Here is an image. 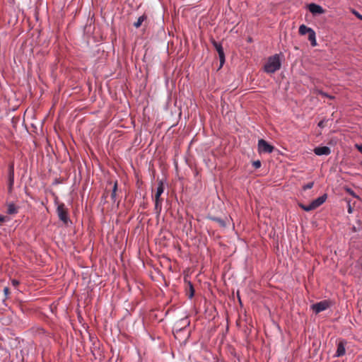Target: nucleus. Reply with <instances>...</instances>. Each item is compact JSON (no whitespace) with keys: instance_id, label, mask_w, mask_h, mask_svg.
<instances>
[{"instance_id":"obj_23","label":"nucleus","mask_w":362,"mask_h":362,"mask_svg":"<svg viewBox=\"0 0 362 362\" xmlns=\"http://www.w3.org/2000/svg\"><path fill=\"white\" fill-rule=\"evenodd\" d=\"M355 148L361 153H362V144H355Z\"/></svg>"},{"instance_id":"obj_9","label":"nucleus","mask_w":362,"mask_h":362,"mask_svg":"<svg viewBox=\"0 0 362 362\" xmlns=\"http://www.w3.org/2000/svg\"><path fill=\"white\" fill-rule=\"evenodd\" d=\"M13 183H14V165L12 163H10L8 165V188H9V190H11Z\"/></svg>"},{"instance_id":"obj_12","label":"nucleus","mask_w":362,"mask_h":362,"mask_svg":"<svg viewBox=\"0 0 362 362\" xmlns=\"http://www.w3.org/2000/svg\"><path fill=\"white\" fill-rule=\"evenodd\" d=\"M148 21V16L146 13H144L142 16H139L136 22L134 23V26L136 28H139L144 23L146 24Z\"/></svg>"},{"instance_id":"obj_25","label":"nucleus","mask_w":362,"mask_h":362,"mask_svg":"<svg viewBox=\"0 0 362 362\" xmlns=\"http://www.w3.org/2000/svg\"><path fill=\"white\" fill-rule=\"evenodd\" d=\"M4 292L5 295H6V296L8 294V293H9V289H8V287H5V288H4Z\"/></svg>"},{"instance_id":"obj_18","label":"nucleus","mask_w":362,"mask_h":362,"mask_svg":"<svg viewBox=\"0 0 362 362\" xmlns=\"http://www.w3.org/2000/svg\"><path fill=\"white\" fill-rule=\"evenodd\" d=\"M212 44L214 45V48L216 49V50L217 51V52H218L219 51L223 49V47L221 43H218V42H216L215 40H213Z\"/></svg>"},{"instance_id":"obj_17","label":"nucleus","mask_w":362,"mask_h":362,"mask_svg":"<svg viewBox=\"0 0 362 362\" xmlns=\"http://www.w3.org/2000/svg\"><path fill=\"white\" fill-rule=\"evenodd\" d=\"M218 58H219V60H220V66L221 67L224 62H225V54H224V52H223V49H221V51H219L218 52Z\"/></svg>"},{"instance_id":"obj_19","label":"nucleus","mask_w":362,"mask_h":362,"mask_svg":"<svg viewBox=\"0 0 362 362\" xmlns=\"http://www.w3.org/2000/svg\"><path fill=\"white\" fill-rule=\"evenodd\" d=\"M8 221L9 218L8 216L0 215V226H1L3 223Z\"/></svg>"},{"instance_id":"obj_22","label":"nucleus","mask_w":362,"mask_h":362,"mask_svg":"<svg viewBox=\"0 0 362 362\" xmlns=\"http://www.w3.org/2000/svg\"><path fill=\"white\" fill-rule=\"evenodd\" d=\"M252 165L255 167V168H259L261 167V162L259 160H255L252 163Z\"/></svg>"},{"instance_id":"obj_7","label":"nucleus","mask_w":362,"mask_h":362,"mask_svg":"<svg viewBox=\"0 0 362 362\" xmlns=\"http://www.w3.org/2000/svg\"><path fill=\"white\" fill-rule=\"evenodd\" d=\"M308 8L310 12L314 15L322 14L325 13V10L322 8V7L321 6L314 4V3H311V4H308Z\"/></svg>"},{"instance_id":"obj_10","label":"nucleus","mask_w":362,"mask_h":362,"mask_svg":"<svg viewBox=\"0 0 362 362\" xmlns=\"http://www.w3.org/2000/svg\"><path fill=\"white\" fill-rule=\"evenodd\" d=\"M314 153L317 156H327L331 153V150L328 146H318L314 148Z\"/></svg>"},{"instance_id":"obj_11","label":"nucleus","mask_w":362,"mask_h":362,"mask_svg":"<svg viewBox=\"0 0 362 362\" xmlns=\"http://www.w3.org/2000/svg\"><path fill=\"white\" fill-rule=\"evenodd\" d=\"M327 198V194H324L323 195L313 200L311 203L313 204V206H315V209H317V207L321 206L324 202H325Z\"/></svg>"},{"instance_id":"obj_21","label":"nucleus","mask_w":362,"mask_h":362,"mask_svg":"<svg viewBox=\"0 0 362 362\" xmlns=\"http://www.w3.org/2000/svg\"><path fill=\"white\" fill-rule=\"evenodd\" d=\"M194 290L193 288V286L191 284H189V298H191L193 297L194 296Z\"/></svg>"},{"instance_id":"obj_20","label":"nucleus","mask_w":362,"mask_h":362,"mask_svg":"<svg viewBox=\"0 0 362 362\" xmlns=\"http://www.w3.org/2000/svg\"><path fill=\"white\" fill-rule=\"evenodd\" d=\"M314 183L313 182H308L303 187V190L311 189L313 187Z\"/></svg>"},{"instance_id":"obj_29","label":"nucleus","mask_w":362,"mask_h":362,"mask_svg":"<svg viewBox=\"0 0 362 362\" xmlns=\"http://www.w3.org/2000/svg\"><path fill=\"white\" fill-rule=\"evenodd\" d=\"M348 192H349L351 194H353V195H354V192H353V191H351V189H348Z\"/></svg>"},{"instance_id":"obj_14","label":"nucleus","mask_w":362,"mask_h":362,"mask_svg":"<svg viewBox=\"0 0 362 362\" xmlns=\"http://www.w3.org/2000/svg\"><path fill=\"white\" fill-rule=\"evenodd\" d=\"M211 219L219 224L220 226L225 228L227 226L226 221L218 217H213Z\"/></svg>"},{"instance_id":"obj_13","label":"nucleus","mask_w":362,"mask_h":362,"mask_svg":"<svg viewBox=\"0 0 362 362\" xmlns=\"http://www.w3.org/2000/svg\"><path fill=\"white\" fill-rule=\"evenodd\" d=\"M8 214H16L18 213V208L13 204H9L7 207Z\"/></svg>"},{"instance_id":"obj_28","label":"nucleus","mask_w":362,"mask_h":362,"mask_svg":"<svg viewBox=\"0 0 362 362\" xmlns=\"http://www.w3.org/2000/svg\"><path fill=\"white\" fill-rule=\"evenodd\" d=\"M355 14H356V16L358 18H360V19H361V20H362V16H361V15H360L359 13H356V12H355Z\"/></svg>"},{"instance_id":"obj_8","label":"nucleus","mask_w":362,"mask_h":362,"mask_svg":"<svg viewBox=\"0 0 362 362\" xmlns=\"http://www.w3.org/2000/svg\"><path fill=\"white\" fill-rule=\"evenodd\" d=\"M346 344V341L345 340H340L337 344V349L335 354L336 357H340L345 354L346 349L345 345Z\"/></svg>"},{"instance_id":"obj_3","label":"nucleus","mask_w":362,"mask_h":362,"mask_svg":"<svg viewBox=\"0 0 362 362\" xmlns=\"http://www.w3.org/2000/svg\"><path fill=\"white\" fill-rule=\"evenodd\" d=\"M298 32L301 35L308 34V40L310 42L311 45L313 47H315L317 45L315 32L311 28L307 27L305 25H301L299 27Z\"/></svg>"},{"instance_id":"obj_27","label":"nucleus","mask_w":362,"mask_h":362,"mask_svg":"<svg viewBox=\"0 0 362 362\" xmlns=\"http://www.w3.org/2000/svg\"><path fill=\"white\" fill-rule=\"evenodd\" d=\"M12 284H13V286H17L19 283H18V281L17 280L13 279L12 281Z\"/></svg>"},{"instance_id":"obj_30","label":"nucleus","mask_w":362,"mask_h":362,"mask_svg":"<svg viewBox=\"0 0 362 362\" xmlns=\"http://www.w3.org/2000/svg\"><path fill=\"white\" fill-rule=\"evenodd\" d=\"M361 165H362V162H361Z\"/></svg>"},{"instance_id":"obj_4","label":"nucleus","mask_w":362,"mask_h":362,"mask_svg":"<svg viewBox=\"0 0 362 362\" xmlns=\"http://www.w3.org/2000/svg\"><path fill=\"white\" fill-rule=\"evenodd\" d=\"M57 215L59 218L64 223H67L69 221L68 211L64 204H60L57 206Z\"/></svg>"},{"instance_id":"obj_26","label":"nucleus","mask_w":362,"mask_h":362,"mask_svg":"<svg viewBox=\"0 0 362 362\" xmlns=\"http://www.w3.org/2000/svg\"><path fill=\"white\" fill-rule=\"evenodd\" d=\"M318 127H324V121H320L319 123H318Z\"/></svg>"},{"instance_id":"obj_6","label":"nucleus","mask_w":362,"mask_h":362,"mask_svg":"<svg viewBox=\"0 0 362 362\" xmlns=\"http://www.w3.org/2000/svg\"><path fill=\"white\" fill-rule=\"evenodd\" d=\"M329 307V303L327 300H322L317 303L312 305L313 310L316 313H319L322 311L325 310Z\"/></svg>"},{"instance_id":"obj_1","label":"nucleus","mask_w":362,"mask_h":362,"mask_svg":"<svg viewBox=\"0 0 362 362\" xmlns=\"http://www.w3.org/2000/svg\"><path fill=\"white\" fill-rule=\"evenodd\" d=\"M281 66V62L279 54H274L268 58L264 65V71L268 74H273L278 71Z\"/></svg>"},{"instance_id":"obj_2","label":"nucleus","mask_w":362,"mask_h":362,"mask_svg":"<svg viewBox=\"0 0 362 362\" xmlns=\"http://www.w3.org/2000/svg\"><path fill=\"white\" fill-rule=\"evenodd\" d=\"M164 192V185L162 181L159 182L155 194L154 202H155V211L156 213L159 214L162 209L163 199L160 198L161 194Z\"/></svg>"},{"instance_id":"obj_24","label":"nucleus","mask_w":362,"mask_h":362,"mask_svg":"<svg viewBox=\"0 0 362 362\" xmlns=\"http://www.w3.org/2000/svg\"><path fill=\"white\" fill-rule=\"evenodd\" d=\"M319 94H320L321 95L324 96V97H327V98H332V97L329 96L328 94L324 93L323 91H319Z\"/></svg>"},{"instance_id":"obj_15","label":"nucleus","mask_w":362,"mask_h":362,"mask_svg":"<svg viewBox=\"0 0 362 362\" xmlns=\"http://www.w3.org/2000/svg\"><path fill=\"white\" fill-rule=\"evenodd\" d=\"M117 182H115L112 188V191L111 193L112 200L115 202L117 198Z\"/></svg>"},{"instance_id":"obj_5","label":"nucleus","mask_w":362,"mask_h":362,"mask_svg":"<svg viewBox=\"0 0 362 362\" xmlns=\"http://www.w3.org/2000/svg\"><path fill=\"white\" fill-rule=\"evenodd\" d=\"M258 150L259 153H270L274 150V146L270 145L264 139H259L258 141Z\"/></svg>"},{"instance_id":"obj_16","label":"nucleus","mask_w":362,"mask_h":362,"mask_svg":"<svg viewBox=\"0 0 362 362\" xmlns=\"http://www.w3.org/2000/svg\"><path fill=\"white\" fill-rule=\"evenodd\" d=\"M300 207L305 211H310L312 210L315 209V206H313L312 203H310L308 205H304L300 204Z\"/></svg>"}]
</instances>
